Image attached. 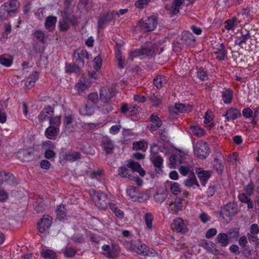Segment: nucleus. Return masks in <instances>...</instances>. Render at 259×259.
Segmentation results:
<instances>
[{
    "label": "nucleus",
    "instance_id": "obj_20",
    "mask_svg": "<svg viewBox=\"0 0 259 259\" xmlns=\"http://www.w3.org/2000/svg\"><path fill=\"white\" fill-rule=\"evenodd\" d=\"M3 5L10 10L12 15H15L17 9L19 6V3L16 0H11L9 2L5 3Z\"/></svg>",
    "mask_w": 259,
    "mask_h": 259
},
{
    "label": "nucleus",
    "instance_id": "obj_22",
    "mask_svg": "<svg viewBox=\"0 0 259 259\" xmlns=\"http://www.w3.org/2000/svg\"><path fill=\"white\" fill-rule=\"evenodd\" d=\"M217 58L219 60H224L227 56V51L225 49L224 44H219L217 50L214 52Z\"/></svg>",
    "mask_w": 259,
    "mask_h": 259
},
{
    "label": "nucleus",
    "instance_id": "obj_61",
    "mask_svg": "<svg viewBox=\"0 0 259 259\" xmlns=\"http://www.w3.org/2000/svg\"><path fill=\"white\" fill-rule=\"evenodd\" d=\"M236 20V18H234L232 19L228 20L225 23V27L227 30H231L233 29L235 26V21Z\"/></svg>",
    "mask_w": 259,
    "mask_h": 259
},
{
    "label": "nucleus",
    "instance_id": "obj_51",
    "mask_svg": "<svg viewBox=\"0 0 259 259\" xmlns=\"http://www.w3.org/2000/svg\"><path fill=\"white\" fill-rule=\"evenodd\" d=\"M149 100L151 102V103L156 107H157L161 103V100L155 96L154 94H153L150 96Z\"/></svg>",
    "mask_w": 259,
    "mask_h": 259
},
{
    "label": "nucleus",
    "instance_id": "obj_50",
    "mask_svg": "<svg viewBox=\"0 0 259 259\" xmlns=\"http://www.w3.org/2000/svg\"><path fill=\"white\" fill-rule=\"evenodd\" d=\"M198 77L202 80H204L208 78V75L206 71L204 70L203 68L198 69L197 72Z\"/></svg>",
    "mask_w": 259,
    "mask_h": 259
},
{
    "label": "nucleus",
    "instance_id": "obj_12",
    "mask_svg": "<svg viewBox=\"0 0 259 259\" xmlns=\"http://www.w3.org/2000/svg\"><path fill=\"white\" fill-rule=\"evenodd\" d=\"M127 167L131 168L133 171L138 172L141 177H144L146 174L145 171L138 162L130 160L127 164Z\"/></svg>",
    "mask_w": 259,
    "mask_h": 259
},
{
    "label": "nucleus",
    "instance_id": "obj_41",
    "mask_svg": "<svg viewBox=\"0 0 259 259\" xmlns=\"http://www.w3.org/2000/svg\"><path fill=\"white\" fill-rule=\"evenodd\" d=\"M170 190L171 193L175 195H178L181 192V188L179 184L176 182L170 184Z\"/></svg>",
    "mask_w": 259,
    "mask_h": 259
},
{
    "label": "nucleus",
    "instance_id": "obj_19",
    "mask_svg": "<svg viewBox=\"0 0 259 259\" xmlns=\"http://www.w3.org/2000/svg\"><path fill=\"white\" fill-rule=\"evenodd\" d=\"M242 253L244 256L250 259H257L258 252L256 250H253L249 246L244 248L242 251Z\"/></svg>",
    "mask_w": 259,
    "mask_h": 259
},
{
    "label": "nucleus",
    "instance_id": "obj_7",
    "mask_svg": "<svg viewBox=\"0 0 259 259\" xmlns=\"http://www.w3.org/2000/svg\"><path fill=\"white\" fill-rule=\"evenodd\" d=\"M73 57L75 60V63L83 67L84 65V59L89 58V54L86 50H78L74 51Z\"/></svg>",
    "mask_w": 259,
    "mask_h": 259
},
{
    "label": "nucleus",
    "instance_id": "obj_55",
    "mask_svg": "<svg viewBox=\"0 0 259 259\" xmlns=\"http://www.w3.org/2000/svg\"><path fill=\"white\" fill-rule=\"evenodd\" d=\"M149 120L153 124H158L160 126L162 125V121L160 119L159 117L156 114H151L149 117Z\"/></svg>",
    "mask_w": 259,
    "mask_h": 259
},
{
    "label": "nucleus",
    "instance_id": "obj_48",
    "mask_svg": "<svg viewBox=\"0 0 259 259\" xmlns=\"http://www.w3.org/2000/svg\"><path fill=\"white\" fill-rule=\"evenodd\" d=\"M154 166L160 169L163 163V159L161 157L158 156L152 160Z\"/></svg>",
    "mask_w": 259,
    "mask_h": 259
},
{
    "label": "nucleus",
    "instance_id": "obj_34",
    "mask_svg": "<svg viewBox=\"0 0 259 259\" xmlns=\"http://www.w3.org/2000/svg\"><path fill=\"white\" fill-rule=\"evenodd\" d=\"M149 247L145 244L138 245L134 248L135 251L139 254L143 255H148V252Z\"/></svg>",
    "mask_w": 259,
    "mask_h": 259
},
{
    "label": "nucleus",
    "instance_id": "obj_38",
    "mask_svg": "<svg viewBox=\"0 0 259 259\" xmlns=\"http://www.w3.org/2000/svg\"><path fill=\"white\" fill-rule=\"evenodd\" d=\"M57 218L60 220H63L66 215V209L63 205H60L56 210Z\"/></svg>",
    "mask_w": 259,
    "mask_h": 259
},
{
    "label": "nucleus",
    "instance_id": "obj_5",
    "mask_svg": "<svg viewBox=\"0 0 259 259\" xmlns=\"http://www.w3.org/2000/svg\"><path fill=\"white\" fill-rule=\"evenodd\" d=\"M52 218L49 215H44L37 223V229L41 233H45L51 227L52 223Z\"/></svg>",
    "mask_w": 259,
    "mask_h": 259
},
{
    "label": "nucleus",
    "instance_id": "obj_24",
    "mask_svg": "<svg viewBox=\"0 0 259 259\" xmlns=\"http://www.w3.org/2000/svg\"><path fill=\"white\" fill-rule=\"evenodd\" d=\"M18 156L21 160L24 161H29L33 158L31 153L25 150L19 151L18 153Z\"/></svg>",
    "mask_w": 259,
    "mask_h": 259
},
{
    "label": "nucleus",
    "instance_id": "obj_2",
    "mask_svg": "<svg viewBox=\"0 0 259 259\" xmlns=\"http://www.w3.org/2000/svg\"><path fill=\"white\" fill-rule=\"evenodd\" d=\"M157 19L153 16H151L145 20L139 21L138 26L144 32L151 31L155 29L157 25Z\"/></svg>",
    "mask_w": 259,
    "mask_h": 259
},
{
    "label": "nucleus",
    "instance_id": "obj_40",
    "mask_svg": "<svg viewBox=\"0 0 259 259\" xmlns=\"http://www.w3.org/2000/svg\"><path fill=\"white\" fill-rule=\"evenodd\" d=\"M190 128L193 134L198 137H202L204 135V131L199 126H191Z\"/></svg>",
    "mask_w": 259,
    "mask_h": 259
},
{
    "label": "nucleus",
    "instance_id": "obj_59",
    "mask_svg": "<svg viewBox=\"0 0 259 259\" xmlns=\"http://www.w3.org/2000/svg\"><path fill=\"white\" fill-rule=\"evenodd\" d=\"M254 185L252 182H250L245 188V191L246 192V195L250 196L253 193L254 191Z\"/></svg>",
    "mask_w": 259,
    "mask_h": 259
},
{
    "label": "nucleus",
    "instance_id": "obj_36",
    "mask_svg": "<svg viewBox=\"0 0 259 259\" xmlns=\"http://www.w3.org/2000/svg\"><path fill=\"white\" fill-rule=\"evenodd\" d=\"M12 14L10 12V10L7 9L4 5L2 6L0 9V18L2 20H5L8 19Z\"/></svg>",
    "mask_w": 259,
    "mask_h": 259
},
{
    "label": "nucleus",
    "instance_id": "obj_27",
    "mask_svg": "<svg viewBox=\"0 0 259 259\" xmlns=\"http://www.w3.org/2000/svg\"><path fill=\"white\" fill-rule=\"evenodd\" d=\"M95 110L92 106L84 105L80 108L79 112L84 116H90L94 114Z\"/></svg>",
    "mask_w": 259,
    "mask_h": 259
},
{
    "label": "nucleus",
    "instance_id": "obj_53",
    "mask_svg": "<svg viewBox=\"0 0 259 259\" xmlns=\"http://www.w3.org/2000/svg\"><path fill=\"white\" fill-rule=\"evenodd\" d=\"M144 147V144L142 141L134 142L133 144V149L135 151L143 150L144 151H145Z\"/></svg>",
    "mask_w": 259,
    "mask_h": 259
},
{
    "label": "nucleus",
    "instance_id": "obj_28",
    "mask_svg": "<svg viewBox=\"0 0 259 259\" xmlns=\"http://www.w3.org/2000/svg\"><path fill=\"white\" fill-rule=\"evenodd\" d=\"M15 178L12 175H9L7 174L0 171V185L4 182H7L8 183L11 184L15 180Z\"/></svg>",
    "mask_w": 259,
    "mask_h": 259
},
{
    "label": "nucleus",
    "instance_id": "obj_10",
    "mask_svg": "<svg viewBox=\"0 0 259 259\" xmlns=\"http://www.w3.org/2000/svg\"><path fill=\"white\" fill-rule=\"evenodd\" d=\"M184 198L181 197H177L175 200L171 202L168 206V209L172 213H177L182 210L183 207L182 202Z\"/></svg>",
    "mask_w": 259,
    "mask_h": 259
},
{
    "label": "nucleus",
    "instance_id": "obj_33",
    "mask_svg": "<svg viewBox=\"0 0 259 259\" xmlns=\"http://www.w3.org/2000/svg\"><path fill=\"white\" fill-rule=\"evenodd\" d=\"M153 82L157 89H160L166 83V79L164 76L159 75L154 79Z\"/></svg>",
    "mask_w": 259,
    "mask_h": 259
},
{
    "label": "nucleus",
    "instance_id": "obj_64",
    "mask_svg": "<svg viewBox=\"0 0 259 259\" xmlns=\"http://www.w3.org/2000/svg\"><path fill=\"white\" fill-rule=\"evenodd\" d=\"M179 170L180 174L183 176H186L187 175H189L190 173L192 172L188 167L183 165L179 167Z\"/></svg>",
    "mask_w": 259,
    "mask_h": 259
},
{
    "label": "nucleus",
    "instance_id": "obj_63",
    "mask_svg": "<svg viewBox=\"0 0 259 259\" xmlns=\"http://www.w3.org/2000/svg\"><path fill=\"white\" fill-rule=\"evenodd\" d=\"M12 63V61L10 59L6 58L3 56H0V64L8 67L11 66Z\"/></svg>",
    "mask_w": 259,
    "mask_h": 259
},
{
    "label": "nucleus",
    "instance_id": "obj_14",
    "mask_svg": "<svg viewBox=\"0 0 259 259\" xmlns=\"http://www.w3.org/2000/svg\"><path fill=\"white\" fill-rule=\"evenodd\" d=\"M224 116L228 120H234L241 116V112L236 108H230L226 111Z\"/></svg>",
    "mask_w": 259,
    "mask_h": 259
},
{
    "label": "nucleus",
    "instance_id": "obj_42",
    "mask_svg": "<svg viewBox=\"0 0 259 259\" xmlns=\"http://www.w3.org/2000/svg\"><path fill=\"white\" fill-rule=\"evenodd\" d=\"M222 99L225 103L229 104L232 99V94L230 91L226 90L222 93Z\"/></svg>",
    "mask_w": 259,
    "mask_h": 259
},
{
    "label": "nucleus",
    "instance_id": "obj_39",
    "mask_svg": "<svg viewBox=\"0 0 259 259\" xmlns=\"http://www.w3.org/2000/svg\"><path fill=\"white\" fill-rule=\"evenodd\" d=\"M175 109L180 112H188L192 109V106L190 105H185L184 104H176Z\"/></svg>",
    "mask_w": 259,
    "mask_h": 259
},
{
    "label": "nucleus",
    "instance_id": "obj_47",
    "mask_svg": "<svg viewBox=\"0 0 259 259\" xmlns=\"http://www.w3.org/2000/svg\"><path fill=\"white\" fill-rule=\"evenodd\" d=\"M178 161H180V160L177 155L175 154L171 155L169 157V167L171 168H175Z\"/></svg>",
    "mask_w": 259,
    "mask_h": 259
},
{
    "label": "nucleus",
    "instance_id": "obj_21",
    "mask_svg": "<svg viewBox=\"0 0 259 259\" xmlns=\"http://www.w3.org/2000/svg\"><path fill=\"white\" fill-rule=\"evenodd\" d=\"M184 185L189 187H191L194 185H196L197 187H199V185L194 172L189 174L188 178L184 181Z\"/></svg>",
    "mask_w": 259,
    "mask_h": 259
},
{
    "label": "nucleus",
    "instance_id": "obj_56",
    "mask_svg": "<svg viewBox=\"0 0 259 259\" xmlns=\"http://www.w3.org/2000/svg\"><path fill=\"white\" fill-rule=\"evenodd\" d=\"M238 243L241 247V251L244 248H246L248 246V245H246L247 243V237L245 236H242L241 237H240L238 241Z\"/></svg>",
    "mask_w": 259,
    "mask_h": 259
},
{
    "label": "nucleus",
    "instance_id": "obj_23",
    "mask_svg": "<svg viewBox=\"0 0 259 259\" xmlns=\"http://www.w3.org/2000/svg\"><path fill=\"white\" fill-rule=\"evenodd\" d=\"M57 22V17L55 16H50L46 19L45 22V27L50 31H53Z\"/></svg>",
    "mask_w": 259,
    "mask_h": 259
},
{
    "label": "nucleus",
    "instance_id": "obj_32",
    "mask_svg": "<svg viewBox=\"0 0 259 259\" xmlns=\"http://www.w3.org/2000/svg\"><path fill=\"white\" fill-rule=\"evenodd\" d=\"M83 67L79 64L74 63L73 65L67 64L66 65L67 71L69 72H74L76 74H80L81 72V68Z\"/></svg>",
    "mask_w": 259,
    "mask_h": 259
},
{
    "label": "nucleus",
    "instance_id": "obj_46",
    "mask_svg": "<svg viewBox=\"0 0 259 259\" xmlns=\"http://www.w3.org/2000/svg\"><path fill=\"white\" fill-rule=\"evenodd\" d=\"M49 123L51 125L50 126H55L56 127L59 126L61 123V116L57 115L53 117L52 116L49 120Z\"/></svg>",
    "mask_w": 259,
    "mask_h": 259
},
{
    "label": "nucleus",
    "instance_id": "obj_16",
    "mask_svg": "<svg viewBox=\"0 0 259 259\" xmlns=\"http://www.w3.org/2000/svg\"><path fill=\"white\" fill-rule=\"evenodd\" d=\"M174 224L176 229L179 232L182 233H185L187 232L188 229L186 225L184 222V221L181 218H177L174 220Z\"/></svg>",
    "mask_w": 259,
    "mask_h": 259
},
{
    "label": "nucleus",
    "instance_id": "obj_58",
    "mask_svg": "<svg viewBox=\"0 0 259 259\" xmlns=\"http://www.w3.org/2000/svg\"><path fill=\"white\" fill-rule=\"evenodd\" d=\"M8 193L3 189H0V201L2 202H5L8 199Z\"/></svg>",
    "mask_w": 259,
    "mask_h": 259
},
{
    "label": "nucleus",
    "instance_id": "obj_6",
    "mask_svg": "<svg viewBox=\"0 0 259 259\" xmlns=\"http://www.w3.org/2000/svg\"><path fill=\"white\" fill-rule=\"evenodd\" d=\"M116 16H118V13L116 11H111L106 14H104L100 16L98 21V27L99 29L102 28L103 25L111 20L115 19Z\"/></svg>",
    "mask_w": 259,
    "mask_h": 259
},
{
    "label": "nucleus",
    "instance_id": "obj_45",
    "mask_svg": "<svg viewBox=\"0 0 259 259\" xmlns=\"http://www.w3.org/2000/svg\"><path fill=\"white\" fill-rule=\"evenodd\" d=\"M214 168L219 173H222L224 169V164L219 160V158H215L214 159Z\"/></svg>",
    "mask_w": 259,
    "mask_h": 259
},
{
    "label": "nucleus",
    "instance_id": "obj_54",
    "mask_svg": "<svg viewBox=\"0 0 259 259\" xmlns=\"http://www.w3.org/2000/svg\"><path fill=\"white\" fill-rule=\"evenodd\" d=\"M150 0H138L136 2L135 5L136 8L142 9L147 6Z\"/></svg>",
    "mask_w": 259,
    "mask_h": 259
},
{
    "label": "nucleus",
    "instance_id": "obj_15",
    "mask_svg": "<svg viewBox=\"0 0 259 259\" xmlns=\"http://www.w3.org/2000/svg\"><path fill=\"white\" fill-rule=\"evenodd\" d=\"M250 38V35L248 32H246L245 34L242 33L240 36H237L235 37V43L241 48H243L246 45V40Z\"/></svg>",
    "mask_w": 259,
    "mask_h": 259
},
{
    "label": "nucleus",
    "instance_id": "obj_4",
    "mask_svg": "<svg viewBox=\"0 0 259 259\" xmlns=\"http://www.w3.org/2000/svg\"><path fill=\"white\" fill-rule=\"evenodd\" d=\"M236 213V204L230 202L226 205L220 211V214L224 219H231Z\"/></svg>",
    "mask_w": 259,
    "mask_h": 259
},
{
    "label": "nucleus",
    "instance_id": "obj_1",
    "mask_svg": "<svg viewBox=\"0 0 259 259\" xmlns=\"http://www.w3.org/2000/svg\"><path fill=\"white\" fill-rule=\"evenodd\" d=\"M90 195L96 206L101 210H105L110 202V198L108 195L100 191H90Z\"/></svg>",
    "mask_w": 259,
    "mask_h": 259
},
{
    "label": "nucleus",
    "instance_id": "obj_3",
    "mask_svg": "<svg viewBox=\"0 0 259 259\" xmlns=\"http://www.w3.org/2000/svg\"><path fill=\"white\" fill-rule=\"evenodd\" d=\"M195 155L200 159H205L209 155L210 149L207 143L203 141L197 142L194 148Z\"/></svg>",
    "mask_w": 259,
    "mask_h": 259
},
{
    "label": "nucleus",
    "instance_id": "obj_17",
    "mask_svg": "<svg viewBox=\"0 0 259 259\" xmlns=\"http://www.w3.org/2000/svg\"><path fill=\"white\" fill-rule=\"evenodd\" d=\"M196 173L199 179L201 181L202 185L203 186H205L206 182L210 176V172L208 171L204 170L201 168H199L197 170Z\"/></svg>",
    "mask_w": 259,
    "mask_h": 259
},
{
    "label": "nucleus",
    "instance_id": "obj_8",
    "mask_svg": "<svg viewBox=\"0 0 259 259\" xmlns=\"http://www.w3.org/2000/svg\"><path fill=\"white\" fill-rule=\"evenodd\" d=\"M101 145L107 154L113 153L114 148V144L109 137H104L102 139Z\"/></svg>",
    "mask_w": 259,
    "mask_h": 259
},
{
    "label": "nucleus",
    "instance_id": "obj_62",
    "mask_svg": "<svg viewBox=\"0 0 259 259\" xmlns=\"http://www.w3.org/2000/svg\"><path fill=\"white\" fill-rule=\"evenodd\" d=\"M34 35L38 40L41 42L44 41L45 36L44 33L42 31L37 30L34 33Z\"/></svg>",
    "mask_w": 259,
    "mask_h": 259
},
{
    "label": "nucleus",
    "instance_id": "obj_57",
    "mask_svg": "<svg viewBox=\"0 0 259 259\" xmlns=\"http://www.w3.org/2000/svg\"><path fill=\"white\" fill-rule=\"evenodd\" d=\"M102 65V60L101 57L98 56L96 57L93 61V66L94 68L98 70L101 68Z\"/></svg>",
    "mask_w": 259,
    "mask_h": 259
},
{
    "label": "nucleus",
    "instance_id": "obj_13",
    "mask_svg": "<svg viewBox=\"0 0 259 259\" xmlns=\"http://www.w3.org/2000/svg\"><path fill=\"white\" fill-rule=\"evenodd\" d=\"M181 40L184 44L187 46H193L195 42L194 36L189 31H184L182 33Z\"/></svg>",
    "mask_w": 259,
    "mask_h": 259
},
{
    "label": "nucleus",
    "instance_id": "obj_44",
    "mask_svg": "<svg viewBox=\"0 0 259 259\" xmlns=\"http://www.w3.org/2000/svg\"><path fill=\"white\" fill-rule=\"evenodd\" d=\"M144 220L147 228L149 229H152L153 220L152 214L150 213H146L144 216Z\"/></svg>",
    "mask_w": 259,
    "mask_h": 259
},
{
    "label": "nucleus",
    "instance_id": "obj_49",
    "mask_svg": "<svg viewBox=\"0 0 259 259\" xmlns=\"http://www.w3.org/2000/svg\"><path fill=\"white\" fill-rule=\"evenodd\" d=\"M81 155L79 152H73L66 156V159L69 161H76L80 158Z\"/></svg>",
    "mask_w": 259,
    "mask_h": 259
},
{
    "label": "nucleus",
    "instance_id": "obj_29",
    "mask_svg": "<svg viewBox=\"0 0 259 259\" xmlns=\"http://www.w3.org/2000/svg\"><path fill=\"white\" fill-rule=\"evenodd\" d=\"M226 234L228 236L229 241L236 240L239 236V229L238 228L230 229Z\"/></svg>",
    "mask_w": 259,
    "mask_h": 259
},
{
    "label": "nucleus",
    "instance_id": "obj_60",
    "mask_svg": "<svg viewBox=\"0 0 259 259\" xmlns=\"http://www.w3.org/2000/svg\"><path fill=\"white\" fill-rule=\"evenodd\" d=\"M205 245L206 248L208 251L212 253H216L219 251V250L215 248V245L214 244V243H210L209 244L207 243H205Z\"/></svg>",
    "mask_w": 259,
    "mask_h": 259
},
{
    "label": "nucleus",
    "instance_id": "obj_37",
    "mask_svg": "<svg viewBox=\"0 0 259 259\" xmlns=\"http://www.w3.org/2000/svg\"><path fill=\"white\" fill-rule=\"evenodd\" d=\"M130 170L124 166H121L118 169V175L122 178H127L130 180L133 179V176L130 175Z\"/></svg>",
    "mask_w": 259,
    "mask_h": 259
},
{
    "label": "nucleus",
    "instance_id": "obj_11",
    "mask_svg": "<svg viewBox=\"0 0 259 259\" xmlns=\"http://www.w3.org/2000/svg\"><path fill=\"white\" fill-rule=\"evenodd\" d=\"M113 96L114 94L111 88H103L100 91V100L104 103H108Z\"/></svg>",
    "mask_w": 259,
    "mask_h": 259
},
{
    "label": "nucleus",
    "instance_id": "obj_52",
    "mask_svg": "<svg viewBox=\"0 0 259 259\" xmlns=\"http://www.w3.org/2000/svg\"><path fill=\"white\" fill-rule=\"evenodd\" d=\"M247 236L250 243H254L256 247H259V239L256 236L249 233L247 234Z\"/></svg>",
    "mask_w": 259,
    "mask_h": 259
},
{
    "label": "nucleus",
    "instance_id": "obj_25",
    "mask_svg": "<svg viewBox=\"0 0 259 259\" xmlns=\"http://www.w3.org/2000/svg\"><path fill=\"white\" fill-rule=\"evenodd\" d=\"M228 236L226 233H221L218 235L216 240L218 243L220 244L221 246H226L229 242Z\"/></svg>",
    "mask_w": 259,
    "mask_h": 259
},
{
    "label": "nucleus",
    "instance_id": "obj_30",
    "mask_svg": "<svg viewBox=\"0 0 259 259\" xmlns=\"http://www.w3.org/2000/svg\"><path fill=\"white\" fill-rule=\"evenodd\" d=\"M40 253L42 257L45 259H57L56 253L52 250L42 249Z\"/></svg>",
    "mask_w": 259,
    "mask_h": 259
},
{
    "label": "nucleus",
    "instance_id": "obj_31",
    "mask_svg": "<svg viewBox=\"0 0 259 259\" xmlns=\"http://www.w3.org/2000/svg\"><path fill=\"white\" fill-rule=\"evenodd\" d=\"M239 199L241 202L246 203L248 209H251L253 207L252 201L249 198L245 193H241L239 195Z\"/></svg>",
    "mask_w": 259,
    "mask_h": 259
},
{
    "label": "nucleus",
    "instance_id": "obj_26",
    "mask_svg": "<svg viewBox=\"0 0 259 259\" xmlns=\"http://www.w3.org/2000/svg\"><path fill=\"white\" fill-rule=\"evenodd\" d=\"M38 76V72L37 71H34L26 80L25 83V86L27 88H31L34 85L35 81L37 79Z\"/></svg>",
    "mask_w": 259,
    "mask_h": 259
},
{
    "label": "nucleus",
    "instance_id": "obj_35",
    "mask_svg": "<svg viewBox=\"0 0 259 259\" xmlns=\"http://www.w3.org/2000/svg\"><path fill=\"white\" fill-rule=\"evenodd\" d=\"M167 194L166 192H157L154 196L155 201L159 204L162 203L167 198Z\"/></svg>",
    "mask_w": 259,
    "mask_h": 259
},
{
    "label": "nucleus",
    "instance_id": "obj_43",
    "mask_svg": "<svg viewBox=\"0 0 259 259\" xmlns=\"http://www.w3.org/2000/svg\"><path fill=\"white\" fill-rule=\"evenodd\" d=\"M77 252V250L75 248L72 247H67L65 249L64 253L66 257H73Z\"/></svg>",
    "mask_w": 259,
    "mask_h": 259
},
{
    "label": "nucleus",
    "instance_id": "obj_9",
    "mask_svg": "<svg viewBox=\"0 0 259 259\" xmlns=\"http://www.w3.org/2000/svg\"><path fill=\"white\" fill-rule=\"evenodd\" d=\"M54 115L53 108L49 106L44 108L40 114L38 115V118L40 122H42L46 119L50 120L52 116Z\"/></svg>",
    "mask_w": 259,
    "mask_h": 259
},
{
    "label": "nucleus",
    "instance_id": "obj_18",
    "mask_svg": "<svg viewBox=\"0 0 259 259\" xmlns=\"http://www.w3.org/2000/svg\"><path fill=\"white\" fill-rule=\"evenodd\" d=\"M59 132V128L55 126H49L45 131L46 137L51 140L55 139Z\"/></svg>",
    "mask_w": 259,
    "mask_h": 259
}]
</instances>
